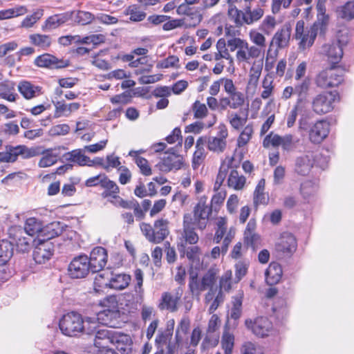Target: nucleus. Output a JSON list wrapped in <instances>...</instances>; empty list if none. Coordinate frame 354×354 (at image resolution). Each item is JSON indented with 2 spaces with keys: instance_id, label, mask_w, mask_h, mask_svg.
<instances>
[{
  "instance_id": "obj_1",
  "label": "nucleus",
  "mask_w": 354,
  "mask_h": 354,
  "mask_svg": "<svg viewBox=\"0 0 354 354\" xmlns=\"http://www.w3.org/2000/svg\"><path fill=\"white\" fill-rule=\"evenodd\" d=\"M168 220L159 218L154 221L153 225L141 223L140 230L145 238L151 243L157 244L165 240L169 234Z\"/></svg>"
},
{
  "instance_id": "obj_2",
  "label": "nucleus",
  "mask_w": 354,
  "mask_h": 354,
  "mask_svg": "<svg viewBox=\"0 0 354 354\" xmlns=\"http://www.w3.org/2000/svg\"><path fill=\"white\" fill-rule=\"evenodd\" d=\"M59 326L62 333L70 337L77 336L86 328L82 315L75 312L64 315L60 319Z\"/></svg>"
},
{
  "instance_id": "obj_3",
  "label": "nucleus",
  "mask_w": 354,
  "mask_h": 354,
  "mask_svg": "<svg viewBox=\"0 0 354 354\" xmlns=\"http://www.w3.org/2000/svg\"><path fill=\"white\" fill-rule=\"evenodd\" d=\"M39 149L35 147L29 148L26 145L7 146L5 151H0V162H14L19 156L27 159L39 156Z\"/></svg>"
},
{
  "instance_id": "obj_4",
  "label": "nucleus",
  "mask_w": 354,
  "mask_h": 354,
  "mask_svg": "<svg viewBox=\"0 0 354 354\" xmlns=\"http://www.w3.org/2000/svg\"><path fill=\"white\" fill-rule=\"evenodd\" d=\"M216 277L212 270H209L201 279H198L196 273H190L189 278V289L192 295L199 297L201 293L205 290H213Z\"/></svg>"
},
{
  "instance_id": "obj_5",
  "label": "nucleus",
  "mask_w": 354,
  "mask_h": 354,
  "mask_svg": "<svg viewBox=\"0 0 354 354\" xmlns=\"http://www.w3.org/2000/svg\"><path fill=\"white\" fill-rule=\"evenodd\" d=\"M291 28L284 25L274 35L267 51L268 58L275 59L279 53V49L286 47L290 39Z\"/></svg>"
},
{
  "instance_id": "obj_6",
  "label": "nucleus",
  "mask_w": 354,
  "mask_h": 354,
  "mask_svg": "<svg viewBox=\"0 0 354 354\" xmlns=\"http://www.w3.org/2000/svg\"><path fill=\"white\" fill-rule=\"evenodd\" d=\"M343 71L329 68L321 71L315 77L316 85L321 88L337 86L343 82Z\"/></svg>"
},
{
  "instance_id": "obj_7",
  "label": "nucleus",
  "mask_w": 354,
  "mask_h": 354,
  "mask_svg": "<svg viewBox=\"0 0 354 354\" xmlns=\"http://www.w3.org/2000/svg\"><path fill=\"white\" fill-rule=\"evenodd\" d=\"M336 93L333 92H322L313 97L311 108L317 115H324L330 112L334 106Z\"/></svg>"
},
{
  "instance_id": "obj_8",
  "label": "nucleus",
  "mask_w": 354,
  "mask_h": 354,
  "mask_svg": "<svg viewBox=\"0 0 354 354\" xmlns=\"http://www.w3.org/2000/svg\"><path fill=\"white\" fill-rule=\"evenodd\" d=\"M300 113L301 117L299 120V127L301 130L308 129L307 119L310 118V113L306 109L305 103L301 99H299L293 108L286 115V124L288 128L292 127L295 124L297 115Z\"/></svg>"
},
{
  "instance_id": "obj_9",
  "label": "nucleus",
  "mask_w": 354,
  "mask_h": 354,
  "mask_svg": "<svg viewBox=\"0 0 354 354\" xmlns=\"http://www.w3.org/2000/svg\"><path fill=\"white\" fill-rule=\"evenodd\" d=\"M319 155V153L316 151L308 150L305 153L297 156L295 160V172L302 176L308 175L315 165Z\"/></svg>"
},
{
  "instance_id": "obj_10",
  "label": "nucleus",
  "mask_w": 354,
  "mask_h": 354,
  "mask_svg": "<svg viewBox=\"0 0 354 354\" xmlns=\"http://www.w3.org/2000/svg\"><path fill=\"white\" fill-rule=\"evenodd\" d=\"M212 211V207L206 203V198H201L193 210V223L197 229L200 230L205 229Z\"/></svg>"
},
{
  "instance_id": "obj_11",
  "label": "nucleus",
  "mask_w": 354,
  "mask_h": 354,
  "mask_svg": "<svg viewBox=\"0 0 354 354\" xmlns=\"http://www.w3.org/2000/svg\"><path fill=\"white\" fill-rule=\"evenodd\" d=\"M330 23V17L326 13V10L317 12V20L310 27V33L308 35V41H303L308 45H313L317 35H324L327 30Z\"/></svg>"
},
{
  "instance_id": "obj_12",
  "label": "nucleus",
  "mask_w": 354,
  "mask_h": 354,
  "mask_svg": "<svg viewBox=\"0 0 354 354\" xmlns=\"http://www.w3.org/2000/svg\"><path fill=\"white\" fill-rule=\"evenodd\" d=\"M245 325L254 335L261 337L268 336L273 330L272 323L266 317H258L254 321L246 319Z\"/></svg>"
},
{
  "instance_id": "obj_13",
  "label": "nucleus",
  "mask_w": 354,
  "mask_h": 354,
  "mask_svg": "<svg viewBox=\"0 0 354 354\" xmlns=\"http://www.w3.org/2000/svg\"><path fill=\"white\" fill-rule=\"evenodd\" d=\"M193 218L191 214H185L183 216V232L180 242L178 244L194 245L198 241V236L194 230Z\"/></svg>"
},
{
  "instance_id": "obj_14",
  "label": "nucleus",
  "mask_w": 354,
  "mask_h": 354,
  "mask_svg": "<svg viewBox=\"0 0 354 354\" xmlns=\"http://www.w3.org/2000/svg\"><path fill=\"white\" fill-rule=\"evenodd\" d=\"M90 270L88 257L86 255L75 257L68 266V273L74 279L85 277Z\"/></svg>"
},
{
  "instance_id": "obj_15",
  "label": "nucleus",
  "mask_w": 354,
  "mask_h": 354,
  "mask_svg": "<svg viewBox=\"0 0 354 354\" xmlns=\"http://www.w3.org/2000/svg\"><path fill=\"white\" fill-rule=\"evenodd\" d=\"M24 233L20 226H12L8 230L9 237L11 239L10 242L12 243V246L15 245L17 250L21 252H28L32 242L31 238L24 236Z\"/></svg>"
},
{
  "instance_id": "obj_16",
  "label": "nucleus",
  "mask_w": 354,
  "mask_h": 354,
  "mask_svg": "<svg viewBox=\"0 0 354 354\" xmlns=\"http://www.w3.org/2000/svg\"><path fill=\"white\" fill-rule=\"evenodd\" d=\"M308 138L314 144L321 143L329 133V124L324 120H317L309 126Z\"/></svg>"
},
{
  "instance_id": "obj_17",
  "label": "nucleus",
  "mask_w": 354,
  "mask_h": 354,
  "mask_svg": "<svg viewBox=\"0 0 354 354\" xmlns=\"http://www.w3.org/2000/svg\"><path fill=\"white\" fill-rule=\"evenodd\" d=\"M107 259L108 254L105 248L100 246L94 248L88 258L91 271L93 272L101 271L106 265Z\"/></svg>"
},
{
  "instance_id": "obj_18",
  "label": "nucleus",
  "mask_w": 354,
  "mask_h": 354,
  "mask_svg": "<svg viewBox=\"0 0 354 354\" xmlns=\"http://www.w3.org/2000/svg\"><path fill=\"white\" fill-rule=\"evenodd\" d=\"M35 64L39 67L48 68H62L69 66L70 62L67 59H58L50 54H43L36 57Z\"/></svg>"
},
{
  "instance_id": "obj_19",
  "label": "nucleus",
  "mask_w": 354,
  "mask_h": 354,
  "mask_svg": "<svg viewBox=\"0 0 354 354\" xmlns=\"http://www.w3.org/2000/svg\"><path fill=\"white\" fill-rule=\"evenodd\" d=\"M53 246L48 241L39 240L35 247L32 257L37 263L42 264L48 261L53 254Z\"/></svg>"
},
{
  "instance_id": "obj_20",
  "label": "nucleus",
  "mask_w": 354,
  "mask_h": 354,
  "mask_svg": "<svg viewBox=\"0 0 354 354\" xmlns=\"http://www.w3.org/2000/svg\"><path fill=\"white\" fill-rule=\"evenodd\" d=\"M240 164V160H236L234 157H226L225 159L222 162L218 175L216 178L215 184L214 186V191H217L219 189L220 187L223 184L224 180L225 179L227 172L230 170V167H239Z\"/></svg>"
},
{
  "instance_id": "obj_21",
  "label": "nucleus",
  "mask_w": 354,
  "mask_h": 354,
  "mask_svg": "<svg viewBox=\"0 0 354 354\" xmlns=\"http://www.w3.org/2000/svg\"><path fill=\"white\" fill-rule=\"evenodd\" d=\"M182 290L178 289L176 294L173 295L171 292H165L162 294L158 308L161 310H167L170 312L177 310V304L180 299Z\"/></svg>"
},
{
  "instance_id": "obj_22",
  "label": "nucleus",
  "mask_w": 354,
  "mask_h": 354,
  "mask_svg": "<svg viewBox=\"0 0 354 354\" xmlns=\"http://www.w3.org/2000/svg\"><path fill=\"white\" fill-rule=\"evenodd\" d=\"M227 135L225 127H221L217 136L208 138V149L216 153L223 152L226 147Z\"/></svg>"
},
{
  "instance_id": "obj_23",
  "label": "nucleus",
  "mask_w": 354,
  "mask_h": 354,
  "mask_svg": "<svg viewBox=\"0 0 354 354\" xmlns=\"http://www.w3.org/2000/svg\"><path fill=\"white\" fill-rule=\"evenodd\" d=\"M297 248L295 237L290 233H283L276 245L277 251L283 254H291Z\"/></svg>"
},
{
  "instance_id": "obj_24",
  "label": "nucleus",
  "mask_w": 354,
  "mask_h": 354,
  "mask_svg": "<svg viewBox=\"0 0 354 354\" xmlns=\"http://www.w3.org/2000/svg\"><path fill=\"white\" fill-rule=\"evenodd\" d=\"M343 48L338 43L332 41L330 43L326 44L322 47L323 54L328 57L332 63H338L343 56Z\"/></svg>"
},
{
  "instance_id": "obj_25",
  "label": "nucleus",
  "mask_w": 354,
  "mask_h": 354,
  "mask_svg": "<svg viewBox=\"0 0 354 354\" xmlns=\"http://www.w3.org/2000/svg\"><path fill=\"white\" fill-rule=\"evenodd\" d=\"M112 344L115 345L122 354H131V353L132 340L129 335L116 331Z\"/></svg>"
},
{
  "instance_id": "obj_26",
  "label": "nucleus",
  "mask_w": 354,
  "mask_h": 354,
  "mask_svg": "<svg viewBox=\"0 0 354 354\" xmlns=\"http://www.w3.org/2000/svg\"><path fill=\"white\" fill-rule=\"evenodd\" d=\"M261 55V48L255 46H249L248 43V48H239L236 54V60L239 62L250 63V60L257 59Z\"/></svg>"
},
{
  "instance_id": "obj_27",
  "label": "nucleus",
  "mask_w": 354,
  "mask_h": 354,
  "mask_svg": "<svg viewBox=\"0 0 354 354\" xmlns=\"http://www.w3.org/2000/svg\"><path fill=\"white\" fill-rule=\"evenodd\" d=\"M72 19V13L68 12L54 15L49 17L42 26V30H53Z\"/></svg>"
},
{
  "instance_id": "obj_28",
  "label": "nucleus",
  "mask_w": 354,
  "mask_h": 354,
  "mask_svg": "<svg viewBox=\"0 0 354 354\" xmlns=\"http://www.w3.org/2000/svg\"><path fill=\"white\" fill-rule=\"evenodd\" d=\"M117 330L105 328H99L95 332L94 339L95 346H102L112 344Z\"/></svg>"
},
{
  "instance_id": "obj_29",
  "label": "nucleus",
  "mask_w": 354,
  "mask_h": 354,
  "mask_svg": "<svg viewBox=\"0 0 354 354\" xmlns=\"http://www.w3.org/2000/svg\"><path fill=\"white\" fill-rule=\"evenodd\" d=\"M0 98L10 102H15L19 98L16 93L15 84L10 81L0 82Z\"/></svg>"
},
{
  "instance_id": "obj_30",
  "label": "nucleus",
  "mask_w": 354,
  "mask_h": 354,
  "mask_svg": "<svg viewBox=\"0 0 354 354\" xmlns=\"http://www.w3.org/2000/svg\"><path fill=\"white\" fill-rule=\"evenodd\" d=\"M19 93L26 100H30L41 94V87L28 81H21L17 86Z\"/></svg>"
},
{
  "instance_id": "obj_31",
  "label": "nucleus",
  "mask_w": 354,
  "mask_h": 354,
  "mask_svg": "<svg viewBox=\"0 0 354 354\" xmlns=\"http://www.w3.org/2000/svg\"><path fill=\"white\" fill-rule=\"evenodd\" d=\"M266 281L270 286L277 284L282 276V268L276 262H272L266 270Z\"/></svg>"
},
{
  "instance_id": "obj_32",
  "label": "nucleus",
  "mask_w": 354,
  "mask_h": 354,
  "mask_svg": "<svg viewBox=\"0 0 354 354\" xmlns=\"http://www.w3.org/2000/svg\"><path fill=\"white\" fill-rule=\"evenodd\" d=\"M264 15V10L261 6H258L253 10L252 6L245 4L243 9V19L247 25H251L259 21Z\"/></svg>"
},
{
  "instance_id": "obj_33",
  "label": "nucleus",
  "mask_w": 354,
  "mask_h": 354,
  "mask_svg": "<svg viewBox=\"0 0 354 354\" xmlns=\"http://www.w3.org/2000/svg\"><path fill=\"white\" fill-rule=\"evenodd\" d=\"M130 281V275L124 273L115 274L109 279L108 283H104V286H109L110 288L115 290H123L129 286Z\"/></svg>"
},
{
  "instance_id": "obj_34",
  "label": "nucleus",
  "mask_w": 354,
  "mask_h": 354,
  "mask_svg": "<svg viewBox=\"0 0 354 354\" xmlns=\"http://www.w3.org/2000/svg\"><path fill=\"white\" fill-rule=\"evenodd\" d=\"M221 344L224 350V354H232L234 345V336L230 333L229 328V321L224 326L223 333L221 337Z\"/></svg>"
},
{
  "instance_id": "obj_35",
  "label": "nucleus",
  "mask_w": 354,
  "mask_h": 354,
  "mask_svg": "<svg viewBox=\"0 0 354 354\" xmlns=\"http://www.w3.org/2000/svg\"><path fill=\"white\" fill-rule=\"evenodd\" d=\"M108 313H111L109 310H104L103 312H100L97 314V317H87L84 321V325L86 326V328L84 332L87 334H91L95 333L97 330V328L99 327L98 324L100 320H102L104 322L103 317L104 315L108 317ZM104 324H108L104 320V322H102Z\"/></svg>"
},
{
  "instance_id": "obj_36",
  "label": "nucleus",
  "mask_w": 354,
  "mask_h": 354,
  "mask_svg": "<svg viewBox=\"0 0 354 354\" xmlns=\"http://www.w3.org/2000/svg\"><path fill=\"white\" fill-rule=\"evenodd\" d=\"M237 167H230V174L227 178V185L230 187L236 190H241L245 184V178L243 175H240L236 170Z\"/></svg>"
},
{
  "instance_id": "obj_37",
  "label": "nucleus",
  "mask_w": 354,
  "mask_h": 354,
  "mask_svg": "<svg viewBox=\"0 0 354 354\" xmlns=\"http://www.w3.org/2000/svg\"><path fill=\"white\" fill-rule=\"evenodd\" d=\"M55 113L57 118L61 116H68L72 112L78 110L80 107V104L78 102H73L70 104H65L63 102L58 101L55 103Z\"/></svg>"
},
{
  "instance_id": "obj_38",
  "label": "nucleus",
  "mask_w": 354,
  "mask_h": 354,
  "mask_svg": "<svg viewBox=\"0 0 354 354\" xmlns=\"http://www.w3.org/2000/svg\"><path fill=\"white\" fill-rule=\"evenodd\" d=\"M42 222L35 217L26 219L24 225V232L30 236L38 235L40 236L43 230Z\"/></svg>"
},
{
  "instance_id": "obj_39",
  "label": "nucleus",
  "mask_w": 354,
  "mask_h": 354,
  "mask_svg": "<svg viewBox=\"0 0 354 354\" xmlns=\"http://www.w3.org/2000/svg\"><path fill=\"white\" fill-rule=\"evenodd\" d=\"M318 190L317 184L312 180H306L300 185V194L303 198L310 202L315 196Z\"/></svg>"
},
{
  "instance_id": "obj_40",
  "label": "nucleus",
  "mask_w": 354,
  "mask_h": 354,
  "mask_svg": "<svg viewBox=\"0 0 354 354\" xmlns=\"http://www.w3.org/2000/svg\"><path fill=\"white\" fill-rule=\"evenodd\" d=\"M64 227L59 222H53L46 226H43L41 236H43L46 241L61 235L63 232Z\"/></svg>"
},
{
  "instance_id": "obj_41",
  "label": "nucleus",
  "mask_w": 354,
  "mask_h": 354,
  "mask_svg": "<svg viewBox=\"0 0 354 354\" xmlns=\"http://www.w3.org/2000/svg\"><path fill=\"white\" fill-rule=\"evenodd\" d=\"M84 149H77L66 153V159L71 162H75L80 166H88L89 157L84 155Z\"/></svg>"
},
{
  "instance_id": "obj_42",
  "label": "nucleus",
  "mask_w": 354,
  "mask_h": 354,
  "mask_svg": "<svg viewBox=\"0 0 354 354\" xmlns=\"http://www.w3.org/2000/svg\"><path fill=\"white\" fill-rule=\"evenodd\" d=\"M183 162L180 158L175 154H169L163 158L160 168L163 171H171L172 169H178L180 168Z\"/></svg>"
},
{
  "instance_id": "obj_43",
  "label": "nucleus",
  "mask_w": 354,
  "mask_h": 354,
  "mask_svg": "<svg viewBox=\"0 0 354 354\" xmlns=\"http://www.w3.org/2000/svg\"><path fill=\"white\" fill-rule=\"evenodd\" d=\"M30 42L35 46L46 50L52 43L50 36L41 34H32L29 36Z\"/></svg>"
},
{
  "instance_id": "obj_44",
  "label": "nucleus",
  "mask_w": 354,
  "mask_h": 354,
  "mask_svg": "<svg viewBox=\"0 0 354 354\" xmlns=\"http://www.w3.org/2000/svg\"><path fill=\"white\" fill-rule=\"evenodd\" d=\"M261 86L263 91L261 93V97L264 99H268L273 95L274 90V77L271 74H267L264 76Z\"/></svg>"
},
{
  "instance_id": "obj_45",
  "label": "nucleus",
  "mask_w": 354,
  "mask_h": 354,
  "mask_svg": "<svg viewBox=\"0 0 354 354\" xmlns=\"http://www.w3.org/2000/svg\"><path fill=\"white\" fill-rule=\"evenodd\" d=\"M12 243L2 240L0 242V266L5 265L13 254Z\"/></svg>"
},
{
  "instance_id": "obj_46",
  "label": "nucleus",
  "mask_w": 354,
  "mask_h": 354,
  "mask_svg": "<svg viewBox=\"0 0 354 354\" xmlns=\"http://www.w3.org/2000/svg\"><path fill=\"white\" fill-rule=\"evenodd\" d=\"M310 33V28L305 31L304 21H298L296 24L295 37L297 39H300L299 47L302 49L310 47L312 45L304 43L303 41H308V35Z\"/></svg>"
},
{
  "instance_id": "obj_47",
  "label": "nucleus",
  "mask_w": 354,
  "mask_h": 354,
  "mask_svg": "<svg viewBox=\"0 0 354 354\" xmlns=\"http://www.w3.org/2000/svg\"><path fill=\"white\" fill-rule=\"evenodd\" d=\"M139 151H130L129 156L133 158L136 164L140 168V171L145 176H150L151 174V169L149 165L147 160L138 156Z\"/></svg>"
},
{
  "instance_id": "obj_48",
  "label": "nucleus",
  "mask_w": 354,
  "mask_h": 354,
  "mask_svg": "<svg viewBox=\"0 0 354 354\" xmlns=\"http://www.w3.org/2000/svg\"><path fill=\"white\" fill-rule=\"evenodd\" d=\"M124 15L126 16L129 15V19L133 22H139L142 21L145 19L147 16L145 12L142 11L138 6L136 5H131L128 6L124 10Z\"/></svg>"
},
{
  "instance_id": "obj_49",
  "label": "nucleus",
  "mask_w": 354,
  "mask_h": 354,
  "mask_svg": "<svg viewBox=\"0 0 354 354\" xmlns=\"http://www.w3.org/2000/svg\"><path fill=\"white\" fill-rule=\"evenodd\" d=\"M177 247L181 257L186 256L188 259L192 261L199 257L200 248L197 245L187 247L185 244H178Z\"/></svg>"
},
{
  "instance_id": "obj_50",
  "label": "nucleus",
  "mask_w": 354,
  "mask_h": 354,
  "mask_svg": "<svg viewBox=\"0 0 354 354\" xmlns=\"http://www.w3.org/2000/svg\"><path fill=\"white\" fill-rule=\"evenodd\" d=\"M68 12L72 13L71 19H74L75 22L81 25L88 24L95 19V17L89 12L78 10L71 11Z\"/></svg>"
},
{
  "instance_id": "obj_51",
  "label": "nucleus",
  "mask_w": 354,
  "mask_h": 354,
  "mask_svg": "<svg viewBox=\"0 0 354 354\" xmlns=\"http://www.w3.org/2000/svg\"><path fill=\"white\" fill-rule=\"evenodd\" d=\"M228 17L236 27H241L245 23L243 11L239 10L234 5L230 4L227 10Z\"/></svg>"
},
{
  "instance_id": "obj_52",
  "label": "nucleus",
  "mask_w": 354,
  "mask_h": 354,
  "mask_svg": "<svg viewBox=\"0 0 354 354\" xmlns=\"http://www.w3.org/2000/svg\"><path fill=\"white\" fill-rule=\"evenodd\" d=\"M39 149L40 154H42L43 156L39 161L38 165L41 168H45L48 167H50L55 164L57 161V156L55 155L52 151L47 150L46 151H41L39 147H37Z\"/></svg>"
},
{
  "instance_id": "obj_53",
  "label": "nucleus",
  "mask_w": 354,
  "mask_h": 354,
  "mask_svg": "<svg viewBox=\"0 0 354 354\" xmlns=\"http://www.w3.org/2000/svg\"><path fill=\"white\" fill-rule=\"evenodd\" d=\"M192 110L194 113V117L196 119H204L209 113L206 104L201 102L199 100H196L192 104Z\"/></svg>"
},
{
  "instance_id": "obj_54",
  "label": "nucleus",
  "mask_w": 354,
  "mask_h": 354,
  "mask_svg": "<svg viewBox=\"0 0 354 354\" xmlns=\"http://www.w3.org/2000/svg\"><path fill=\"white\" fill-rule=\"evenodd\" d=\"M263 69V62H254L250 71L249 83L257 85Z\"/></svg>"
},
{
  "instance_id": "obj_55",
  "label": "nucleus",
  "mask_w": 354,
  "mask_h": 354,
  "mask_svg": "<svg viewBox=\"0 0 354 354\" xmlns=\"http://www.w3.org/2000/svg\"><path fill=\"white\" fill-rule=\"evenodd\" d=\"M103 178L104 181H102V185L101 187L104 189L102 193L103 198H106L107 195H110L111 193L115 194L120 192L119 187L114 181L111 180L107 176Z\"/></svg>"
},
{
  "instance_id": "obj_56",
  "label": "nucleus",
  "mask_w": 354,
  "mask_h": 354,
  "mask_svg": "<svg viewBox=\"0 0 354 354\" xmlns=\"http://www.w3.org/2000/svg\"><path fill=\"white\" fill-rule=\"evenodd\" d=\"M338 16L351 20L354 18V1H348L337 10Z\"/></svg>"
},
{
  "instance_id": "obj_57",
  "label": "nucleus",
  "mask_w": 354,
  "mask_h": 354,
  "mask_svg": "<svg viewBox=\"0 0 354 354\" xmlns=\"http://www.w3.org/2000/svg\"><path fill=\"white\" fill-rule=\"evenodd\" d=\"M44 15V10L38 9L32 15L26 16L21 21V26L23 28H30L39 19Z\"/></svg>"
},
{
  "instance_id": "obj_58",
  "label": "nucleus",
  "mask_w": 354,
  "mask_h": 354,
  "mask_svg": "<svg viewBox=\"0 0 354 354\" xmlns=\"http://www.w3.org/2000/svg\"><path fill=\"white\" fill-rule=\"evenodd\" d=\"M276 20L274 17L267 16L259 26V29L266 35H270L276 26Z\"/></svg>"
},
{
  "instance_id": "obj_59",
  "label": "nucleus",
  "mask_w": 354,
  "mask_h": 354,
  "mask_svg": "<svg viewBox=\"0 0 354 354\" xmlns=\"http://www.w3.org/2000/svg\"><path fill=\"white\" fill-rule=\"evenodd\" d=\"M265 180H259L254 192V203L256 205L265 203L266 198L264 194Z\"/></svg>"
},
{
  "instance_id": "obj_60",
  "label": "nucleus",
  "mask_w": 354,
  "mask_h": 354,
  "mask_svg": "<svg viewBox=\"0 0 354 354\" xmlns=\"http://www.w3.org/2000/svg\"><path fill=\"white\" fill-rule=\"evenodd\" d=\"M226 41L224 39H219L216 43V50L220 54L223 55V59L229 61V64H232L234 63V59L230 55L228 49L227 48Z\"/></svg>"
},
{
  "instance_id": "obj_61",
  "label": "nucleus",
  "mask_w": 354,
  "mask_h": 354,
  "mask_svg": "<svg viewBox=\"0 0 354 354\" xmlns=\"http://www.w3.org/2000/svg\"><path fill=\"white\" fill-rule=\"evenodd\" d=\"M250 41L254 44L258 48H264L266 46L265 36L256 30H251L249 32Z\"/></svg>"
},
{
  "instance_id": "obj_62",
  "label": "nucleus",
  "mask_w": 354,
  "mask_h": 354,
  "mask_svg": "<svg viewBox=\"0 0 354 354\" xmlns=\"http://www.w3.org/2000/svg\"><path fill=\"white\" fill-rule=\"evenodd\" d=\"M335 43L341 45L342 47L346 46L349 41V30L347 28L343 27L339 29L335 36V39L333 40Z\"/></svg>"
},
{
  "instance_id": "obj_63",
  "label": "nucleus",
  "mask_w": 354,
  "mask_h": 354,
  "mask_svg": "<svg viewBox=\"0 0 354 354\" xmlns=\"http://www.w3.org/2000/svg\"><path fill=\"white\" fill-rule=\"evenodd\" d=\"M230 50L233 52L236 49L248 48V41L239 37H232L226 42Z\"/></svg>"
},
{
  "instance_id": "obj_64",
  "label": "nucleus",
  "mask_w": 354,
  "mask_h": 354,
  "mask_svg": "<svg viewBox=\"0 0 354 354\" xmlns=\"http://www.w3.org/2000/svg\"><path fill=\"white\" fill-rule=\"evenodd\" d=\"M252 133H253L252 127L251 125H247L243 129V130L242 131V132L241 133V134L238 138V140H237L238 146L239 147H243L244 145H245L250 140Z\"/></svg>"
}]
</instances>
